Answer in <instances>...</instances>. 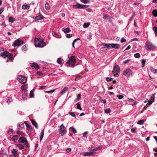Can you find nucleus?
I'll list each match as a JSON object with an SVG mask.
<instances>
[{"mask_svg": "<svg viewBox=\"0 0 157 157\" xmlns=\"http://www.w3.org/2000/svg\"><path fill=\"white\" fill-rule=\"evenodd\" d=\"M35 44L36 47L40 48H42L46 45L45 43L43 40L37 38L35 39Z\"/></svg>", "mask_w": 157, "mask_h": 157, "instance_id": "1", "label": "nucleus"}, {"mask_svg": "<svg viewBox=\"0 0 157 157\" xmlns=\"http://www.w3.org/2000/svg\"><path fill=\"white\" fill-rule=\"evenodd\" d=\"M0 56H2L4 58L7 57L9 59H11L12 57V55L11 54L9 53L8 52L5 51L4 50H3V52H2L0 53Z\"/></svg>", "mask_w": 157, "mask_h": 157, "instance_id": "2", "label": "nucleus"}, {"mask_svg": "<svg viewBox=\"0 0 157 157\" xmlns=\"http://www.w3.org/2000/svg\"><path fill=\"white\" fill-rule=\"evenodd\" d=\"M76 62V59L75 56H71L69 60L67 62V63L69 66H74Z\"/></svg>", "mask_w": 157, "mask_h": 157, "instance_id": "3", "label": "nucleus"}, {"mask_svg": "<svg viewBox=\"0 0 157 157\" xmlns=\"http://www.w3.org/2000/svg\"><path fill=\"white\" fill-rule=\"evenodd\" d=\"M120 71V67L118 65H116L113 67V70L112 71V73L114 74V76H117L118 75V73H119Z\"/></svg>", "mask_w": 157, "mask_h": 157, "instance_id": "4", "label": "nucleus"}, {"mask_svg": "<svg viewBox=\"0 0 157 157\" xmlns=\"http://www.w3.org/2000/svg\"><path fill=\"white\" fill-rule=\"evenodd\" d=\"M66 128L63 125V124H62L59 127V133L62 136H63L66 133Z\"/></svg>", "mask_w": 157, "mask_h": 157, "instance_id": "5", "label": "nucleus"}, {"mask_svg": "<svg viewBox=\"0 0 157 157\" xmlns=\"http://www.w3.org/2000/svg\"><path fill=\"white\" fill-rule=\"evenodd\" d=\"M17 79L21 83H24L26 82L27 78L23 75H19L17 77Z\"/></svg>", "mask_w": 157, "mask_h": 157, "instance_id": "6", "label": "nucleus"}, {"mask_svg": "<svg viewBox=\"0 0 157 157\" xmlns=\"http://www.w3.org/2000/svg\"><path fill=\"white\" fill-rule=\"evenodd\" d=\"M146 45L147 47V49L148 50H152L156 48L149 41H147L146 43Z\"/></svg>", "mask_w": 157, "mask_h": 157, "instance_id": "7", "label": "nucleus"}, {"mask_svg": "<svg viewBox=\"0 0 157 157\" xmlns=\"http://www.w3.org/2000/svg\"><path fill=\"white\" fill-rule=\"evenodd\" d=\"M23 44V41L22 40L18 39L15 41L13 46L14 47L19 46Z\"/></svg>", "mask_w": 157, "mask_h": 157, "instance_id": "8", "label": "nucleus"}, {"mask_svg": "<svg viewBox=\"0 0 157 157\" xmlns=\"http://www.w3.org/2000/svg\"><path fill=\"white\" fill-rule=\"evenodd\" d=\"M73 7L75 9H85L88 7V6L77 3L74 5Z\"/></svg>", "mask_w": 157, "mask_h": 157, "instance_id": "9", "label": "nucleus"}, {"mask_svg": "<svg viewBox=\"0 0 157 157\" xmlns=\"http://www.w3.org/2000/svg\"><path fill=\"white\" fill-rule=\"evenodd\" d=\"M90 152H84L82 153L81 154L83 156H87L93 155L96 154L94 152L92 151L91 150H90Z\"/></svg>", "mask_w": 157, "mask_h": 157, "instance_id": "10", "label": "nucleus"}, {"mask_svg": "<svg viewBox=\"0 0 157 157\" xmlns=\"http://www.w3.org/2000/svg\"><path fill=\"white\" fill-rule=\"evenodd\" d=\"M132 72L129 69H126L123 72V75L126 76H129L132 74Z\"/></svg>", "mask_w": 157, "mask_h": 157, "instance_id": "11", "label": "nucleus"}, {"mask_svg": "<svg viewBox=\"0 0 157 157\" xmlns=\"http://www.w3.org/2000/svg\"><path fill=\"white\" fill-rule=\"evenodd\" d=\"M111 44V46L113 48H114L116 49H118L120 47V45L117 44Z\"/></svg>", "mask_w": 157, "mask_h": 157, "instance_id": "12", "label": "nucleus"}, {"mask_svg": "<svg viewBox=\"0 0 157 157\" xmlns=\"http://www.w3.org/2000/svg\"><path fill=\"white\" fill-rule=\"evenodd\" d=\"M27 141L26 138L24 137H21L18 140V142L19 143H24Z\"/></svg>", "mask_w": 157, "mask_h": 157, "instance_id": "13", "label": "nucleus"}, {"mask_svg": "<svg viewBox=\"0 0 157 157\" xmlns=\"http://www.w3.org/2000/svg\"><path fill=\"white\" fill-rule=\"evenodd\" d=\"M68 89V88L67 86H65L64 87L63 89L61 90L60 91V94L61 95H63L67 91V90Z\"/></svg>", "mask_w": 157, "mask_h": 157, "instance_id": "14", "label": "nucleus"}, {"mask_svg": "<svg viewBox=\"0 0 157 157\" xmlns=\"http://www.w3.org/2000/svg\"><path fill=\"white\" fill-rule=\"evenodd\" d=\"M101 46H102L103 48H105L110 47H111V44L103 43L101 44Z\"/></svg>", "mask_w": 157, "mask_h": 157, "instance_id": "15", "label": "nucleus"}, {"mask_svg": "<svg viewBox=\"0 0 157 157\" xmlns=\"http://www.w3.org/2000/svg\"><path fill=\"white\" fill-rule=\"evenodd\" d=\"M32 67H34L37 70L39 68V67L36 63H32L31 65Z\"/></svg>", "mask_w": 157, "mask_h": 157, "instance_id": "16", "label": "nucleus"}, {"mask_svg": "<svg viewBox=\"0 0 157 157\" xmlns=\"http://www.w3.org/2000/svg\"><path fill=\"white\" fill-rule=\"evenodd\" d=\"M12 153L16 156H17L19 155L18 151L15 149H13V150L12 151Z\"/></svg>", "mask_w": 157, "mask_h": 157, "instance_id": "17", "label": "nucleus"}, {"mask_svg": "<svg viewBox=\"0 0 157 157\" xmlns=\"http://www.w3.org/2000/svg\"><path fill=\"white\" fill-rule=\"evenodd\" d=\"M44 17L41 15H39L35 17V20H39L43 19Z\"/></svg>", "mask_w": 157, "mask_h": 157, "instance_id": "18", "label": "nucleus"}, {"mask_svg": "<svg viewBox=\"0 0 157 157\" xmlns=\"http://www.w3.org/2000/svg\"><path fill=\"white\" fill-rule=\"evenodd\" d=\"M44 133V129H43L40 133V141H41L42 140Z\"/></svg>", "mask_w": 157, "mask_h": 157, "instance_id": "19", "label": "nucleus"}, {"mask_svg": "<svg viewBox=\"0 0 157 157\" xmlns=\"http://www.w3.org/2000/svg\"><path fill=\"white\" fill-rule=\"evenodd\" d=\"M62 30L65 33H68L71 31V30L69 28H67L65 29L63 28Z\"/></svg>", "mask_w": 157, "mask_h": 157, "instance_id": "20", "label": "nucleus"}, {"mask_svg": "<svg viewBox=\"0 0 157 157\" xmlns=\"http://www.w3.org/2000/svg\"><path fill=\"white\" fill-rule=\"evenodd\" d=\"M22 8L23 9H28L29 8V6L27 4L23 5L22 6Z\"/></svg>", "mask_w": 157, "mask_h": 157, "instance_id": "21", "label": "nucleus"}, {"mask_svg": "<svg viewBox=\"0 0 157 157\" xmlns=\"http://www.w3.org/2000/svg\"><path fill=\"white\" fill-rule=\"evenodd\" d=\"M31 122L32 124L34 125L36 128H38V125L37 123L34 120H32Z\"/></svg>", "mask_w": 157, "mask_h": 157, "instance_id": "22", "label": "nucleus"}, {"mask_svg": "<svg viewBox=\"0 0 157 157\" xmlns=\"http://www.w3.org/2000/svg\"><path fill=\"white\" fill-rule=\"evenodd\" d=\"M27 86L26 85H23L21 87V89L23 90H26Z\"/></svg>", "mask_w": 157, "mask_h": 157, "instance_id": "23", "label": "nucleus"}, {"mask_svg": "<svg viewBox=\"0 0 157 157\" xmlns=\"http://www.w3.org/2000/svg\"><path fill=\"white\" fill-rule=\"evenodd\" d=\"M145 121L146 120L145 119L139 120L138 121L137 124H142L144 123Z\"/></svg>", "mask_w": 157, "mask_h": 157, "instance_id": "24", "label": "nucleus"}, {"mask_svg": "<svg viewBox=\"0 0 157 157\" xmlns=\"http://www.w3.org/2000/svg\"><path fill=\"white\" fill-rule=\"evenodd\" d=\"M101 148H102V147H96V148L93 149H91V151H92L94 152V151H97L98 150H99L101 149Z\"/></svg>", "mask_w": 157, "mask_h": 157, "instance_id": "25", "label": "nucleus"}, {"mask_svg": "<svg viewBox=\"0 0 157 157\" xmlns=\"http://www.w3.org/2000/svg\"><path fill=\"white\" fill-rule=\"evenodd\" d=\"M63 60L60 58H59L58 59L57 62V63L60 64H61L62 63Z\"/></svg>", "mask_w": 157, "mask_h": 157, "instance_id": "26", "label": "nucleus"}, {"mask_svg": "<svg viewBox=\"0 0 157 157\" xmlns=\"http://www.w3.org/2000/svg\"><path fill=\"white\" fill-rule=\"evenodd\" d=\"M17 136L15 135L13 136L12 138V140L13 141H15L17 139Z\"/></svg>", "mask_w": 157, "mask_h": 157, "instance_id": "27", "label": "nucleus"}, {"mask_svg": "<svg viewBox=\"0 0 157 157\" xmlns=\"http://www.w3.org/2000/svg\"><path fill=\"white\" fill-rule=\"evenodd\" d=\"M15 21V20L14 19V18L13 17H10L9 18V21L10 22H11V23H12Z\"/></svg>", "mask_w": 157, "mask_h": 157, "instance_id": "28", "label": "nucleus"}, {"mask_svg": "<svg viewBox=\"0 0 157 157\" xmlns=\"http://www.w3.org/2000/svg\"><path fill=\"white\" fill-rule=\"evenodd\" d=\"M17 147L19 149H22L24 148V146L23 145L21 144H18L17 145Z\"/></svg>", "mask_w": 157, "mask_h": 157, "instance_id": "29", "label": "nucleus"}, {"mask_svg": "<svg viewBox=\"0 0 157 157\" xmlns=\"http://www.w3.org/2000/svg\"><path fill=\"white\" fill-rule=\"evenodd\" d=\"M153 29L155 34L157 36V27L156 26H154L153 27Z\"/></svg>", "mask_w": 157, "mask_h": 157, "instance_id": "30", "label": "nucleus"}, {"mask_svg": "<svg viewBox=\"0 0 157 157\" xmlns=\"http://www.w3.org/2000/svg\"><path fill=\"white\" fill-rule=\"evenodd\" d=\"M104 112L105 113H108L111 112V110L109 108L106 109L105 110Z\"/></svg>", "mask_w": 157, "mask_h": 157, "instance_id": "31", "label": "nucleus"}, {"mask_svg": "<svg viewBox=\"0 0 157 157\" xmlns=\"http://www.w3.org/2000/svg\"><path fill=\"white\" fill-rule=\"evenodd\" d=\"M27 97V95L25 93L23 94L22 95V98L23 100L26 99Z\"/></svg>", "mask_w": 157, "mask_h": 157, "instance_id": "32", "label": "nucleus"}, {"mask_svg": "<svg viewBox=\"0 0 157 157\" xmlns=\"http://www.w3.org/2000/svg\"><path fill=\"white\" fill-rule=\"evenodd\" d=\"M103 18L104 19H105L107 18L110 17L109 16V15H108L107 14H105V13L103 14Z\"/></svg>", "mask_w": 157, "mask_h": 157, "instance_id": "33", "label": "nucleus"}, {"mask_svg": "<svg viewBox=\"0 0 157 157\" xmlns=\"http://www.w3.org/2000/svg\"><path fill=\"white\" fill-rule=\"evenodd\" d=\"M77 106V108L78 109H79L81 110H82V108L80 106V104L79 102H78L76 104Z\"/></svg>", "mask_w": 157, "mask_h": 157, "instance_id": "34", "label": "nucleus"}, {"mask_svg": "<svg viewBox=\"0 0 157 157\" xmlns=\"http://www.w3.org/2000/svg\"><path fill=\"white\" fill-rule=\"evenodd\" d=\"M152 13L154 16L155 17L157 16V10H153Z\"/></svg>", "mask_w": 157, "mask_h": 157, "instance_id": "35", "label": "nucleus"}, {"mask_svg": "<svg viewBox=\"0 0 157 157\" xmlns=\"http://www.w3.org/2000/svg\"><path fill=\"white\" fill-rule=\"evenodd\" d=\"M90 25V23H85L83 24V27L84 28H86L88 27Z\"/></svg>", "mask_w": 157, "mask_h": 157, "instance_id": "36", "label": "nucleus"}, {"mask_svg": "<svg viewBox=\"0 0 157 157\" xmlns=\"http://www.w3.org/2000/svg\"><path fill=\"white\" fill-rule=\"evenodd\" d=\"M146 60L145 59H142V60L141 63L142 64V67H143L144 66L145 64V63Z\"/></svg>", "mask_w": 157, "mask_h": 157, "instance_id": "37", "label": "nucleus"}, {"mask_svg": "<svg viewBox=\"0 0 157 157\" xmlns=\"http://www.w3.org/2000/svg\"><path fill=\"white\" fill-rule=\"evenodd\" d=\"M34 90H33V91L32 90L30 91V94H29V96H30V98L33 97L34 94H33V91H34Z\"/></svg>", "mask_w": 157, "mask_h": 157, "instance_id": "38", "label": "nucleus"}, {"mask_svg": "<svg viewBox=\"0 0 157 157\" xmlns=\"http://www.w3.org/2000/svg\"><path fill=\"white\" fill-rule=\"evenodd\" d=\"M135 57L136 58H138L140 57V55L138 53L135 54L134 55Z\"/></svg>", "mask_w": 157, "mask_h": 157, "instance_id": "39", "label": "nucleus"}, {"mask_svg": "<svg viewBox=\"0 0 157 157\" xmlns=\"http://www.w3.org/2000/svg\"><path fill=\"white\" fill-rule=\"evenodd\" d=\"M80 1L82 3H88L90 2L89 0H80Z\"/></svg>", "mask_w": 157, "mask_h": 157, "instance_id": "40", "label": "nucleus"}, {"mask_svg": "<svg viewBox=\"0 0 157 157\" xmlns=\"http://www.w3.org/2000/svg\"><path fill=\"white\" fill-rule=\"evenodd\" d=\"M45 7L47 9H49L50 8V6L49 5L48 3L45 4Z\"/></svg>", "mask_w": 157, "mask_h": 157, "instance_id": "41", "label": "nucleus"}, {"mask_svg": "<svg viewBox=\"0 0 157 157\" xmlns=\"http://www.w3.org/2000/svg\"><path fill=\"white\" fill-rule=\"evenodd\" d=\"M70 128L72 129V131L74 133H76V132L77 130L75 128H73L72 127H71Z\"/></svg>", "mask_w": 157, "mask_h": 157, "instance_id": "42", "label": "nucleus"}, {"mask_svg": "<svg viewBox=\"0 0 157 157\" xmlns=\"http://www.w3.org/2000/svg\"><path fill=\"white\" fill-rule=\"evenodd\" d=\"M155 99V94H153L152 96L151 97V101H152V102L154 101Z\"/></svg>", "mask_w": 157, "mask_h": 157, "instance_id": "43", "label": "nucleus"}, {"mask_svg": "<svg viewBox=\"0 0 157 157\" xmlns=\"http://www.w3.org/2000/svg\"><path fill=\"white\" fill-rule=\"evenodd\" d=\"M128 99L129 100H130L131 101H132L133 102V104H132V105H134L136 104V101H134L132 99L128 98Z\"/></svg>", "mask_w": 157, "mask_h": 157, "instance_id": "44", "label": "nucleus"}, {"mask_svg": "<svg viewBox=\"0 0 157 157\" xmlns=\"http://www.w3.org/2000/svg\"><path fill=\"white\" fill-rule=\"evenodd\" d=\"M153 150L155 151L156 152V153H155L154 154V156L156 157L157 156V148H154Z\"/></svg>", "mask_w": 157, "mask_h": 157, "instance_id": "45", "label": "nucleus"}, {"mask_svg": "<svg viewBox=\"0 0 157 157\" xmlns=\"http://www.w3.org/2000/svg\"><path fill=\"white\" fill-rule=\"evenodd\" d=\"M55 90V89H53L51 90L48 91H45V92L46 93H52L54 92Z\"/></svg>", "mask_w": 157, "mask_h": 157, "instance_id": "46", "label": "nucleus"}, {"mask_svg": "<svg viewBox=\"0 0 157 157\" xmlns=\"http://www.w3.org/2000/svg\"><path fill=\"white\" fill-rule=\"evenodd\" d=\"M24 126V124L23 123L21 124H19L18 127H19V129H21V128H23Z\"/></svg>", "mask_w": 157, "mask_h": 157, "instance_id": "47", "label": "nucleus"}, {"mask_svg": "<svg viewBox=\"0 0 157 157\" xmlns=\"http://www.w3.org/2000/svg\"><path fill=\"white\" fill-rule=\"evenodd\" d=\"M113 78L109 77H107L106 78V80L108 82H109L112 80Z\"/></svg>", "mask_w": 157, "mask_h": 157, "instance_id": "48", "label": "nucleus"}, {"mask_svg": "<svg viewBox=\"0 0 157 157\" xmlns=\"http://www.w3.org/2000/svg\"><path fill=\"white\" fill-rule=\"evenodd\" d=\"M69 114H70L73 117H75L76 115L75 113L74 112H69Z\"/></svg>", "mask_w": 157, "mask_h": 157, "instance_id": "49", "label": "nucleus"}, {"mask_svg": "<svg viewBox=\"0 0 157 157\" xmlns=\"http://www.w3.org/2000/svg\"><path fill=\"white\" fill-rule=\"evenodd\" d=\"M152 103V101H150L148 102L146 104V106L147 107L149 106Z\"/></svg>", "mask_w": 157, "mask_h": 157, "instance_id": "50", "label": "nucleus"}, {"mask_svg": "<svg viewBox=\"0 0 157 157\" xmlns=\"http://www.w3.org/2000/svg\"><path fill=\"white\" fill-rule=\"evenodd\" d=\"M26 49H27V47L26 46L24 45L23 46H22V51H25L26 50Z\"/></svg>", "mask_w": 157, "mask_h": 157, "instance_id": "51", "label": "nucleus"}, {"mask_svg": "<svg viewBox=\"0 0 157 157\" xmlns=\"http://www.w3.org/2000/svg\"><path fill=\"white\" fill-rule=\"evenodd\" d=\"M11 101V99L10 98H8L6 99V102L7 103H9Z\"/></svg>", "mask_w": 157, "mask_h": 157, "instance_id": "52", "label": "nucleus"}, {"mask_svg": "<svg viewBox=\"0 0 157 157\" xmlns=\"http://www.w3.org/2000/svg\"><path fill=\"white\" fill-rule=\"evenodd\" d=\"M66 37L67 38H70L71 37V36H72V34H66Z\"/></svg>", "mask_w": 157, "mask_h": 157, "instance_id": "53", "label": "nucleus"}, {"mask_svg": "<svg viewBox=\"0 0 157 157\" xmlns=\"http://www.w3.org/2000/svg\"><path fill=\"white\" fill-rule=\"evenodd\" d=\"M117 97L119 99H121L123 98L124 96L122 95H118Z\"/></svg>", "mask_w": 157, "mask_h": 157, "instance_id": "54", "label": "nucleus"}, {"mask_svg": "<svg viewBox=\"0 0 157 157\" xmlns=\"http://www.w3.org/2000/svg\"><path fill=\"white\" fill-rule=\"evenodd\" d=\"M136 128H131V131L132 133H135L136 131Z\"/></svg>", "mask_w": 157, "mask_h": 157, "instance_id": "55", "label": "nucleus"}, {"mask_svg": "<svg viewBox=\"0 0 157 157\" xmlns=\"http://www.w3.org/2000/svg\"><path fill=\"white\" fill-rule=\"evenodd\" d=\"M81 95L80 94H78L77 96V101H79L81 99Z\"/></svg>", "mask_w": 157, "mask_h": 157, "instance_id": "56", "label": "nucleus"}, {"mask_svg": "<svg viewBox=\"0 0 157 157\" xmlns=\"http://www.w3.org/2000/svg\"><path fill=\"white\" fill-rule=\"evenodd\" d=\"M24 143L25 147H29V144L27 141H26Z\"/></svg>", "mask_w": 157, "mask_h": 157, "instance_id": "57", "label": "nucleus"}, {"mask_svg": "<svg viewBox=\"0 0 157 157\" xmlns=\"http://www.w3.org/2000/svg\"><path fill=\"white\" fill-rule=\"evenodd\" d=\"M8 133L9 134H12L13 133V131L12 130V129L10 128H9L8 130Z\"/></svg>", "mask_w": 157, "mask_h": 157, "instance_id": "58", "label": "nucleus"}, {"mask_svg": "<svg viewBox=\"0 0 157 157\" xmlns=\"http://www.w3.org/2000/svg\"><path fill=\"white\" fill-rule=\"evenodd\" d=\"M71 151V149L70 148H68L66 149V151L67 153L70 152Z\"/></svg>", "mask_w": 157, "mask_h": 157, "instance_id": "59", "label": "nucleus"}, {"mask_svg": "<svg viewBox=\"0 0 157 157\" xmlns=\"http://www.w3.org/2000/svg\"><path fill=\"white\" fill-rule=\"evenodd\" d=\"M126 40L125 39H124V38H122V39H121V43L125 42H126Z\"/></svg>", "mask_w": 157, "mask_h": 157, "instance_id": "60", "label": "nucleus"}, {"mask_svg": "<svg viewBox=\"0 0 157 157\" xmlns=\"http://www.w3.org/2000/svg\"><path fill=\"white\" fill-rule=\"evenodd\" d=\"M88 132L87 131L85 132L83 134V136L84 137H86V135L87 134Z\"/></svg>", "mask_w": 157, "mask_h": 157, "instance_id": "61", "label": "nucleus"}, {"mask_svg": "<svg viewBox=\"0 0 157 157\" xmlns=\"http://www.w3.org/2000/svg\"><path fill=\"white\" fill-rule=\"evenodd\" d=\"M37 74L39 76H41L42 75V73L40 71H38L37 72Z\"/></svg>", "mask_w": 157, "mask_h": 157, "instance_id": "62", "label": "nucleus"}, {"mask_svg": "<svg viewBox=\"0 0 157 157\" xmlns=\"http://www.w3.org/2000/svg\"><path fill=\"white\" fill-rule=\"evenodd\" d=\"M26 127L28 129V130H29L31 129V126L29 124L26 125Z\"/></svg>", "mask_w": 157, "mask_h": 157, "instance_id": "63", "label": "nucleus"}, {"mask_svg": "<svg viewBox=\"0 0 157 157\" xmlns=\"http://www.w3.org/2000/svg\"><path fill=\"white\" fill-rule=\"evenodd\" d=\"M91 37H92L91 34V33H90L89 34V35L87 36V39H90L91 38Z\"/></svg>", "mask_w": 157, "mask_h": 157, "instance_id": "64", "label": "nucleus"}]
</instances>
